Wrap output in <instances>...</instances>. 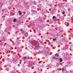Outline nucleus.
Masks as SVG:
<instances>
[{
    "label": "nucleus",
    "instance_id": "6",
    "mask_svg": "<svg viewBox=\"0 0 73 73\" xmlns=\"http://www.w3.org/2000/svg\"><path fill=\"white\" fill-rule=\"evenodd\" d=\"M62 14H63V15H64V14H65V12H63L62 13Z\"/></svg>",
    "mask_w": 73,
    "mask_h": 73
},
{
    "label": "nucleus",
    "instance_id": "5",
    "mask_svg": "<svg viewBox=\"0 0 73 73\" xmlns=\"http://www.w3.org/2000/svg\"><path fill=\"white\" fill-rule=\"evenodd\" d=\"M58 56V54H55V56L57 57V56Z\"/></svg>",
    "mask_w": 73,
    "mask_h": 73
},
{
    "label": "nucleus",
    "instance_id": "7",
    "mask_svg": "<svg viewBox=\"0 0 73 73\" xmlns=\"http://www.w3.org/2000/svg\"><path fill=\"white\" fill-rule=\"evenodd\" d=\"M54 18H56V17H55V16H53V17L52 19H54Z\"/></svg>",
    "mask_w": 73,
    "mask_h": 73
},
{
    "label": "nucleus",
    "instance_id": "3",
    "mask_svg": "<svg viewBox=\"0 0 73 73\" xmlns=\"http://www.w3.org/2000/svg\"><path fill=\"white\" fill-rule=\"evenodd\" d=\"M19 15H21V11H19Z\"/></svg>",
    "mask_w": 73,
    "mask_h": 73
},
{
    "label": "nucleus",
    "instance_id": "1",
    "mask_svg": "<svg viewBox=\"0 0 73 73\" xmlns=\"http://www.w3.org/2000/svg\"><path fill=\"white\" fill-rule=\"evenodd\" d=\"M59 60L60 62H62V59L61 58H60Z\"/></svg>",
    "mask_w": 73,
    "mask_h": 73
},
{
    "label": "nucleus",
    "instance_id": "8",
    "mask_svg": "<svg viewBox=\"0 0 73 73\" xmlns=\"http://www.w3.org/2000/svg\"><path fill=\"white\" fill-rule=\"evenodd\" d=\"M56 39H55V38H54V39H53V40H54V41H56Z\"/></svg>",
    "mask_w": 73,
    "mask_h": 73
},
{
    "label": "nucleus",
    "instance_id": "10",
    "mask_svg": "<svg viewBox=\"0 0 73 73\" xmlns=\"http://www.w3.org/2000/svg\"><path fill=\"white\" fill-rule=\"evenodd\" d=\"M48 45H50V43H48Z\"/></svg>",
    "mask_w": 73,
    "mask_h": 73
},
{
    "label": "nucleus",
    "instance_id": "4",
    "mask_svg": "<svg viewBox=\"0 0 73 73\" xmlns=\"http://www.w3.org/2000/svg\"><path fill=\"white\" fill-rule=\"evenodd\" d=\"M16 19H14L13 20V22H16Z\"/></svg>",
    "mask_w": 73,
    "mask_h": 73
},
{
    "label": "nucleus",
    "instance_id": "9",
    "mask_svg": "<svg viewBox=\"0 0 73 73\" xmlns=\"http://www.w3.org/2000/svg\"><path fill=\"white\" fill-rule=\"evenodd\" d=\"M22 33H24V31H23L22 32Z\"/></svg>",
    "mask_w": 73,
    "mask_h": 73
},
{
    "label": "nucleus",
    "instance_id": "11",
    "mask_svg": "<svg viewBox=\"0 0 73 73\" xmlns=\"http://www.w3.org/2000/svg\"><path fill=\"white\" fill-rule=\"evenodd\" d=\"M55 58V57H53L52 58H53V59H54V58Z\"/></svg>",
    "mask_w": 73,
    "mask_h": 73
},
{
    "label": "nucleus",
    "instance_id": "2",
    "mask_svg": "<svg viewBox=\"0 0 73 73\" xmlns=\"http://www.w3.org/2000/svg\"><path fill=\"white\" fill-rule=\"evenodd\" d=\"M27 57L25 56L23 57V59L24 60H26V59H27Z\"/></svg>",
    "mask_w": 73,
    "mask_h": 73
}]
</instances>
